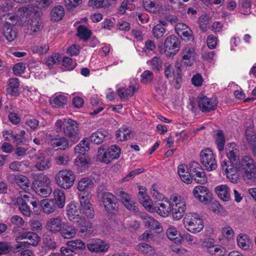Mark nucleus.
Instances as JSON below:
<instances>
[{
  "label": "nucleus",
  "instance_id": "nucleus-1",
  "mask_svg": "<svg viewBox=\"0 0 256 256\" xmlns=\"http://www.w3.org/2000/svg\"><path fill=\"white\" fill-rule=\"evenodd\" d=\"M227 157L230 160H222L221 166L222 170L225 172L227 178L233 183H236L238 180V174L234 169V162L236 160L238 154V150L235 143L228 144L226 148Z\"/></svg>",
  "mask_w": 256,
  "mask_h": 256
},
{
  "label": "nucleus",
  "instance_id": "nucleus-2",
  "mask_svg": "<svg viewBox=\"0 0 256 256\" xmlns=\"http://www.w3.org/2000/svg\"><path fill=\"white\" fill-rule=\"evenodd\" d=\"M234 169L236 172L238 170L241 173L243 180L247 183L256 180V164L249 156H243L236 163Z\"/></svg>",
  "mask_w": 256,
  "mask_h": 256
},
{
  "label": "nucleus",
  "instance_id": "nucleus-3",
  "mask_svg": "<svg viewBox=\"0 0 256 256\" xmlns=\"http://www.w3.org/2000/svg\"><path fill=\"white\" fill-rule=\"evenodd\" d=\"M78 126V123L72 119L62 118L56 122L54 128L57 132H63L65 136L75 142L80 138Z\"/></svg>",
  "mask_w": 256,
  "mask_h": 256
},
{
  "label": "nucleus",
  "instance_id": "nucleus-4",
  "mask_svg": "<svg viewBox=\"0 0 256 256\" xmlns=\"http://www.w3.org/2000/svg\"><path fill=\"white\" fill-rule=\"evenodd\" d=\"M3 23L2 34L8 42L14 40L18 36V32L14 24L16 22V17L10 14H4L0 18Z\"/></svg>",
  "mask_w": 256,
  "mask_h": 256
},
{
  "label": "nucleus",
  "instance_id": "nucleus-5",
  "mask_svg": "<svg viewBox=\"0 0 256 256\" xmlns=\"http://www.w3.org/2000/svg\"><path fill=\"white\" fill-rule=\"evenodd\" d=\"M183 224L186 230L192 234L200 232L204 228V222L200 215L194 212L188 213L183 219Z\"/></svg>",
  "mask_w": 256,
  "mask_h": 256
},
{
  "label": "nucleus",
  "instance_id": "nucleus-6",
  "mask_svg": "<svg viewBox=\"0 0 256 256\" xmlns=\"http://www.w3.org/2000/svg\"><path fill=\"white\" fill-rule=\"evenodd\" d=\"M76 178L74 172L68 169L60 170L55 176L56 184L62 188L68 189L74 184Z\"/></svg>",
  "mask_w": 256,
  "mask_h": 256
},
{
  "label": "nucleus",
  "instance_id": "nucleus-7",
  "mask_svg": "<svg viewBox=\"0 0 256 256\" xmlns=\"http://www.w3.org/2000/svg\"><path fill=\"white\" fill-rule=\"evenodd\" d=\"M172 218L175 220H180L186 210V204L184 200L180 196H172L171 198Z\"/></svg>",
  "mask_w": 256,
  "mask_h": 256
},
{
  "label": "nucleus",
  "instance_id": "nucleus-8",
  "mask_svg": "<svg viewBox=\"0 0 256 256\" xmlns=\"http://www.w3.org/2000/svg\"><path fill=\"white\" fill-rule=\"evenodd\" d=\"M200 162L208 171L214 170L217 167L216 156L213 151L209 148H204L200 152Z\"/></svg>",
  "mask_w": 256,
  "mask_h": 256
},
{
  "label": "nucleus",
  "instance_id": "nucleus-9",
  "mask_svg": "<svg viewBox=\"0 0 256 256\" xmlns=\"http://www.w3.org/2000/svg\"><path fill=\"white\" fill-rule=\"evenodd\" d=\"M102 202L105 210L109 214H115L118 209L116 196L110 192H104L102 194Z\"/></svg>",
  "mask_w": 256,
  "mask_h": 256
},
{
  "label": "nucleus",
  "instance_id": "nucleus-10",
  "mask_svg": "<svg viewBox=\"0 0 256 256\" xmlns=\"http://www.w3.org/2000/svg\"><path fill=\"white\" fill-rule=\"evenodd\" d=\"M190 170L192 177L197 183L204 184L208 182L204 170L198 162H192L190 163Z\"/></svg>",
  "mask_w": 256,
  "mask_h": 256
},
{
  "label": "nucleus",
  "instance_id": "nucleus-11",
  "mask_svg": "<svg viewBox=\"0 0 256 256\" xmlns=\"http://www.w3.org/2000/svg\"><path fill=\"white\" fill-rule=\"evenodd\" d=\"M180 41L178 38L174 35L168 36L164 43V52L166 56H174L179 50Z\"/></svg>",
  "mask_w": 256,
  "mask_h": 256
},
{
  "label": "nucleus",
  "instance_id": "nucleus-12",
  "mask_svg": "<svg viewBox=\"0 0 256 256\" xmlns=\"http://www.w3.org/2000/svg\"><path fill=\"white\" fill-rule=\"evenodd\" d=\"M194 197L204 204H210L212 200V194L208 188L203 186H195L192 190Z\"/></svg>",
  "mask_w": 256,
  "mask_h": 256
},
{
  "label": "nucleus",
  "instance_id": "nucleus-13",
  "mask_svg": "<svg viewBox=\"0 0 256 256\" xmlns=\"http://www.w3.org/2000/svg\"><path fill=\"white\" fill-rule=\"evenodd\" d=\"M182 62L185 66H191L196 59V52L194 47L186 46L180 52Z\"/></svg>",
  "mask_w": 256,
  "mask_h": 256
},
{
  "label": "nucleus",
  "instance_id": "nucleus-14",
  "mask_svg": "<svg viewBox=\"0 0 256 256\" xmlns=\"http://www.w3.org/2000/svg\"><path fill=\"white\" fill-rule=\"evenodd\" d=\"M198 104L200 110L202 112H209L216 109L218 101L214 98L202 96L199 98Z\"/></svg>",
  "mask_w": 256,
  "mask_h": 256
},
{
  "label": "nucleus",
  "instance_id": "nucleus-15",
  "mask_svg": "<svg viewBox=\"0 0 256 256\" xmlns=\"http://www.w3.org/2000/svg\"><path fill=\"white\" fill-rule=\"evenodd\" d=\"M115 194L120 197L122 202L128 210L134 212L138 211V208L135 202L132 199L128 194L122 189L116 190Z\"/></svg>",
  "mask_w": 256,
  "mask_h": 256
},
{
  "label": "nucleus",
  "instance_id": "nucleus-16",
  "mask_svg": "<svg viewBox=\"0 0 256 256\" xmlns=\"http://www.w3.org/2000/svg\"><path fill=\"white\" fill-rule=\"evenodd\" d=\"M144 6L147 11L152 13H162L164 11L170 12L172 11V7L170 6H160L159 4L150 0H144Z\"/></svg>",
  "mask_w": 256,
  "mask_h": 256
},
{
  "label": "nucleus",
  "instance_id": "nucleus-17",
  "mask_svg": "<svg viewBox=\"0 0 256 256\" xmlns=\"http://www.w3.org/2000/svg\"><path fill=\"white\" fill-rule=\"evenodd\" d=\"M172 203L170 204L168 198H165L158 202H156L154 204V208L160 216H168L171 212Z\"/></svg>",
  "mask_w": 256,
  "mask_h": 256
},
{
  "label": "nucleus",
  "instance_id": "nucleus-18",
  "mask_svg": "<svg viewBox=\"0 0 256 256\" xmlns=\"http://www.w3.org/2000/svg\"><path fill=\"white\" fill-rule=\"evenodd\" d=\"M87 248L92 252H105L109 248V244L100 239H92L87 244Z\"/></svg>",
  "mask_w": 256,
  "mask_h": 256
},
{
  "label": "nucleus",
  "instance_id": "nucleus-19",
  "mask_svg": "<svg viewBox=\"0 0 256 256\" xmlns=\"http://www.w3.org/2000/svg\"><path fill=\"white\" fill-rule=\"evenodd\" d=\"M8 180L10 184L16 183L22 189H26L30 186L28 178L22 174H10L8 176Z\"/></svg>",
  "mask_w": 256,
  "mask_h": 256
},
{
  "label": "nucleus",
  "instance_id": "nucleus-20",
  "mask_svg": "<svg viewBox=\"0 0 256 256\" xmlns=\"http://www.w3.org/2000/svg\"><path fill=\"white\" fill-rule=\"evenodd\" d=\"M66 209L68 217L70 221H78L80 218L81 211L77 203L70 202L67 205Z\"/></svg>",
  "mask_w": 256,
  "mask_h": 256
},
{
  "label": "nucleus",
  "instance_id": "nucleus-21",
  "mask_svg": "<svg viewBox=\"0 0 256 256\" xmlns=\"http://www.w3.org/2000/svg\"><path fill=\"white\" fill-rule=\"evenodd\" d=\"M34 167L38 170L43 171L51 167L50 159L42 152H38L36 156Z\"/></svg>",
  "mask_w": 256,
  "mask_h": 256
},
{
  "label": "nucleus",
  "instance_id": "nucleus-22",
  "mask_svg": "<svg viewBox=\"0 0 256 256\" xmlns=\"http://www.w3.org/2000/svg\"><path fill=\"white\" fill-rule=\"evenodd\" d=\"M23 240H26L24 242V244L36 246L38 243L40 238L36 234L32 232H24L16 238L17 242Z\"/></svg>",
  "mask_w": 256,
  "mask_h": 256
},
{
  "label": "nucleus",
  "instance_id": "nucleus-23",
  "mask_svg": "<svg viewBox=\"0 0 256 256\" xmlns=\"http://www.w3.org/2000/svg\"><path fill=\"white\" fill-rule=\"evenodd\" d=\"M64 222L62 218L58 216L48 219L46 223V228L52 233H56L62 230Z\"/></svg>",
  "mask_w": 256,
  "mask_h": 256
},
{
  "label": "nucleus",
  "instance_id": "nucleus-24",
  "mask_svg": "<svg viewBox=\"0 0 256 256\" xmlns=\"http://www.w3.org/2000/svg\"><path fill=\"white\" fill-rule=\"evenodd\" d=\"M46 141L48 142H50V144L52 146L54 147H58L59 149L62 150H64L68 148V140L64 137H60L58 138H53L52 136L50 134L46 135Z\"/></svg>",
  "mask_w": 256,
  "mask_h": 256
},
{
  "label": "nucleus",
  "instance_id": "nucleus-25",
  "mask_svg": "<svg viewBox=\"0 0 256 256\" xmlns=\"http://www.w3.org/2000/svg\"><path fill=\"white\" fill-rule=\"evenodd\" d=\"M74 164L81 172L84 171L90 164V159L85 153L79 154L74 160Z\"/></svg>",
  "mask_w": 256,
  "mask_h": 256
},
{
  "label": "nucleus",
  "instance_id": "nucleus-26",
  "mask_svg": "<svg viewBox=\"0 0 256 256\" xmlns=\"http://www.w3.org/2000/svg\"><path fill=\"white\" fill-rule=\"evenodd\" d=\"M215 192L224 202H228L230 200V189L226 184L218 186L215 188Z\"/></svg>",
  "mask_w": 256,
  "mask_h": 256
},
{
  "label": "nucleus",
  "instance_id": "nucleus-27",
  "mask_svg": "<svg viewBox=\"0 0 256 256\" xmlns=\"http://www.w3.org/2000/svg\"><path fill=\"white\" fill-rule=\"evenodd\" d=\"M42 28V26L40 21V18H32L28 26V28L26 33L28 35H33L36 34Z\"/></svg>",
  "mask_w": 256,
  "mask_h": 256
},
{
  "label": "nucleus",
  "instance_id": "nucleus-28",
  "mask_svg": "<svg viewBox=\"0 0 256 256\" xmlns=\"http://www.w3.org/2000/svg\"><path fill=\"white\" fill-rule=\"evenodd\" d=\"M94 187L92 180L88 178H82L78 182L77 188L80 192H88Z\"/></svg>",
  "mask_w": 256,
  "mask_h": 256
},
{
  "label": "nucleus",
  "instance_id": "nucleus-29",
  "mask_svg": "<svg viewBox=\"0 0 256 256\" xmlns=\"http://www.w3.org/2000/svg\"><path fill=\"white\" fill-rule=\"evenodd\" d=\"M116 140L119 141H124L129 140L134 136L133 132L124 126L119 128L116 132Z\"/></svg>",
  "mask_w": 256,
  "mask_h": 256
},
{
  "label": "nucleus",
  "instance_id": "nucleus-30",
  "mask_svg": "<svg viewBox=\"0 0 256 256\" xmlns=\"http://www.w3.org/2000/svg\"><path fill=\"white\" fill-rule=\"evenodd\" d=\"M68 102V98L64 94H60L54 96L50 100V103L52 106L56 108L63 107Z\"/></svg>",
  "mask_w": 256,
  "mask_h": 256
},
{
  "label": "nucleus",
  "instance_id": "nucleus-31",
  "mask_svg": "<svg viewBox=\"0 0 256 256\" xmlns=\"http://www.w3.org/2000/svg\"><path fill=\"white\" fill-rule=\"evenodd\" d=\"M74 222L78 224L80 231L82 233H86L90 234L92 232V223L87 221L83 216H82L78 221H75Z\"/></svg>",
  "mask_w": 256,
  "mask_h": 256
},
{
  "label": "nucleus",
  "instance_id": "nucleus-32",
  "mask_svg": "<svg viewBox=\"0 0 256 256\" xmlns=\"http://www.w3.org/2000/svg\"><path fill=\"white\" fill-rule=\"evenodd\" d=\"M8 87L6 89L7 94L12 96H18L20 84L17 78H10L8 82Z\"/></svg>",
  "mask_w": 256,
  "mask_h": 256
},
{
  "label": "nucleus",
  "instance_id": "nucleus-33",
  "mask_svg": "<svg viewBox=\"0 0 256 256\" xmlns=\"http://www.w3.org/2000/svg\"><path fill=\"white\" fill-rule=\"evenodd\" d=\"M142 218L146 226H148L152 230L160 232L162 229V227L160 226V224L157 220L146 214L142 216Z\"/></svg>",
  "mask_w": 256,
  "mask_h": 256
},
{
  "label": "nucleus",
  "instance_id": "nucleus-34",
  "mask_svg": "<svg viewBox=\"0 0 256 256\" xmlns=\"http://www.w3.org/2000/svg\"><path fill=\"white\" fill-rule=\"evenodd\" d=\"M178 173L181 180L186 184H190L192 178L186 164H180L178 166Z\"/></svg>",
  "mask_w": 256,
  "mask_h": 256
},
{
  "label": "nucleus",
  "instance_id": "nucleus-35",
  "mask_svg": "<svg viewBox=\"0 0 256 256\" xmlns=\"http://www.w3.org/2000/svg\"><path fill=\"white\" fill-rule=\"evenodd\" d=\"M54 202H56L57 206L62 208H64L66 202V196L63 190L60 189H56L53 192Z\"/></svg>",
  "mask_w": 256,
  "mask_h": 256
},
{
  "label": "nucleus",
  "instance_id": "nucleus-36",
  "mask_svg": "<svg viewBox=\"0 0 256 256\" xmlns=\"http://www.w3.org/2000/svg\"><path fill=\"white\" fill-rule=\"evenodd\" d=\"M43 211L47 214L54 212L56 208V204L53 199L44 200L41 201Z\"/></svg>",
  "mask_w": 256,
  "mask_h": 256
},
{
  "label": "nucleus",
  "instance_id": "nucleus-37",
  "mask_svg": "<svg viewBox=\"0 0 256 256\" xmlns=\"http://www.w3.org/2000/svg\"><path fill=\"white\" fill-rule=\"evenodd\" d=\"M64 14V10L62 6H55L51 10L50 18L54 22L60 20L63 18Z\"/></svg>",
  "mask_w": 256,
  "mask_h": 256
},
{
  "label": "nucleus",
  "instance_id": "nucleus-38",
  "mask_svg": "<svg viewBox=\"0 0 256 256\" xmlns=\"http://www.w3.org/2000/svg\"><path fill=\"white\" fill-rule=\"evenodd\" d=\"M67 246L72 248L74 252L83 250L86 248V244L80 239L70 240L66 242Z\"/></svg>",
  "mask_w": 256,
  "mask_h": 256
},
{
  "label": "nucleus",
  "instance_id": "nucleus-39",
  "mask_svg": "<svg viewBox=\"0 0 256 256\" xmlns=\"http://www.w3.org/2000/svg\"><path fill=\"white\" fill-rule=\"evenodd\" d=\"M61 231L62 236L64 238H71L76 234V228L68 224H64Z\"/></svg>",
  "mask_w": 256,
  "mask_h": 256
},
{
  "label": "nucleus",
  "instance_id": "nucleus-40",
  "mask_svg": "<svg viewBox=\"0 0 256 256\" xmlns=\"http://www.w3.org/2000/svg\"><path fill=\"white\" fill-rule=\"evenodd\" d=\"M136 88L134 85H130L128 88H120L118 90V94L121 99H126L128 96H133Z\"/></svg>",
  "mask_w": 256,
  "mask_h": 256
},
{
  "label": "nucleus",
  "instance_id": "nucleus-41",
  "mask_svg": "<svg viewBox=\"0 0 256 256\" xmlns=\"http://www.w3.org/2000/svg\"><path fill=\"white\" fill-rule=\"evenodd\" d=\"M250 240L248 236L244 234H240L237 237V244L238 246L244 250L250 248Z\"/></svg>",
  "mask_w": 256,
  "mask_h": 256
},
{
  "label": "nucleus",
  "instance_id": "nucleus-42",
  "mask_svg": "<svg viewBox=\"0 0 256 256\" xmlns=\"http://www.w3.org/2000/svg\"><path fill=\"white\" fill-rule=\"evenodd\" d=\"M107 132L105 130L97 131L92 133L90 136V141L94 144H99L102 143L106 136Z\"/></svg>",
  "mask_w": 256,
  "mask_h": 256
},
{
  "label": "nucleus",
  "instance_id": "nucleus-43",
  "mask_svg": "<svg viewBox=\"0 0 256 256\" xmlns=\"http://www.w3.org/2000/svg\"><path fill=\"white\" fill-rule=\"evenodd\" d=\"M154 70L159 72L162 68V60L160 57L154 56L146 62Z\"/></svg>",
  "mask_w": 256,
  "mask_h": 256
},
{
  "label": "nucleus",
  "instance_id": "nucleus-44",
  "mask_svg": "<svg viewBox=\"0 0 256 256\" xmlns=\"http://www.w3.org/2000/svg\"><path fill=\"white\" fill-rule=\"evenodd\" d=\"M140 203L145 208L150 212H154L155 208H154V204H152V200L148 194L138 197Z\"/></svg>",
  "mask_w": 256,
  "mask_h": 256
},
{
  "label": "nucleus",
  "instance_id": "nucleus-45",
  "mask_svg": "<svg viewBox=\"0 0 256 256\" xmlns=\"http://www.w3.org/2000/svg\"><path fill=\"white\" fill-rule=\"evenodd\" d=\"M108 154V150L105 152L104 149H98L96 158L97 160L106 164L111 162L113 160Z\"/></svg>",
  "mask_w": 256,
  "mask_h": 256
},
{
  "label": "nucleus",
  "instance_id": "nucleus-46",
  "mask_svg": "<svg viewBox=\"0 0 256 256\" xmlns=\"http://www.w3.org/2000/svg\"><path fill=\"white\" fill-rule=\"evenodd\" d=\"M50 178L46 175L42 174L39 176L37 180L32 183L33 188L35 187H46L50 186Z\"/></svg>",
  "mask_w": 256,
  "mask_h": 256
},
{
  "label": "nucleus",
  "instance_id": "nucleus-47",
  "mask_svg": "<svg viewBox=\"0 0 256 256\" xmlns=\"http://www.w3.org/2000/svg\"><path fill=\"white\" fill-rule=\"evenodd\" d=\"M214 138L218 150H223L225 144V138L222 131L217 130L214 136Z\"/></svg>",
  "mask_w": 256,
  "mask_h": 256
},
{
  "label": "nucleus",
  "instance_id": "nucleus-48",
  "mask_svg": "<svg viewBox=\"0 0 256 256\" xmlns=\"http://www.w3.org/2000/svg\"><path fill=\"white\" fill-rule=\"evenodd\" d=\"M32 198V194L30 193L20 192V196L16 198L15 204H18L19 208L22 206L26 205Z\"/></svg>",
  "mask_w": 256,
  "mask_h": 256
},
{
  "label": "nucleus",
  "instance_id": "nucleus-49",
  "mask_svg": "<svg viewBox=\"0 0 256 256\" xmlns=\"http://www.w3.org/2000/svg\"><path fill=\"white\" fill-rule=\"evenodd\" d=\"M89 150V140L88 138H84L74 148L76 153L83 154Z\"/></svg>",
  "mask_w": 256,
  "mask_h": 256
},
{
  "label": "nucleus",
  "instance_id": "nucleus-50",
  "mask_svg": "<svg viewBox=\"0 0 256 256\" xmlns=\"http://www.w3.org/2000/svg\"><path fill=\"white\" fill-rule=\"evenodd\" d=\"M178 234L176 228L173 226H170L166 230L168 238L172 240H174L175 243L181 242V240L176 237Z\"/></svg>",
  "mask_w": 256,
  "mask_h": 256
},
{
  "label": "nucleus",
  "instance_id": "nucleus-51",
  "mask_svg": "<svg viewBox=\"0 0 256 256\" xmlns=\"http://www.w3.org/2000/svg\"><path fill=\"white\" fill-rule=\"evenodd\" d=\"M49 50V45L46 44L34 46L31 48V50L33 53H36L41 55L46 54Z\"/></svg>",
  "mask_w": 256,
  "mask_h": 256
},
{
  "label": "nucleus",
  "instance_id": "nucleus-52",
  "mask_svg": "<svg viewBox=\"0 0 256 256\" xmlns=\"http://www.w3.org/2000/svg\"><path fill=\"white\" fill-rule=\"evenodd\" d=\"M78 36L84 40H87L91 36V31L84 26H80L78 28Z\"/></svg>",
  "mask_w": 256,
  "mask_h": 256
},
{
  "label": "nucleus",
  "instance_id": "nucleus-53",
  "mask_svg": "<svg viewBox=\"0 0 256 256\" xmlns=\"http://www.w3.org/2000/svg\"><path fill=\"white\" fill-rule=\"evenodd\" d=\"M54 162L58 165H66L70 161V158L68 154L62 153L57 154L54 158Z\"/></svg>",
  "mask_w": 256,
  "mask_h": 256
},
{
  "label": "nucleus",
  "instance_id": "nucleus-54",
  "mask_svg": "<svg viewBox=\"0 0 256 256\" xmlns=\"http://www.w3.org/2000/svg\"><path fill=\"white\" fill-rule=\"evenodd\" d=\"M245 136L248 142L250 144H256V134L253 126L248 127L245 132Z\"/></svg>",
  "mask_w": 256,
  "mask_h": 256
},
{
  "label": "nucleus",
  "instance_id": "nucleus-55",
  "mask_svg": "<svg viewBox=\"0 0 256 256\" xmlns=\"http://www.w3.org/2000/svg\"><path fill=\"white\" fill-rule=\"evenodd\" d=\"M150 194L156 202L160 201L165 198L166 197L160 192V188L158 185L154 184L150 188Z\"/></svg>",
  "mask_w": 256,
  "mask_h": 256
},
{
  "label": "nucleus",
  "instance_id": "nucleus-56",
  "mask_svg": "<svg viewBox=\"0 0 256 256\" xmlns=\"http://www.w3.org/2000/svg\"><path fill=\"white\" fill-rule=\"evenodd\" d=\"M33 188L36 194L42 197H47L49 196L52 192V188L51 186H39Z\"/></svg>",
  "mask_w": 256,
  "mask_h": 256
},
{
  "label": "nucleus",
  "instance_id": "nucleus-57",
  "mask_svg": "<svg viewBox=\"0 0 256 256\" xmlns=\"http://www.w3.org/2000/svg\"><path fill=\"white\" fill-rule=\"evenodd\" d=\"M154 78L153 72L149 70L144 71L140 76V82L144 84L151 82Z\"/></svg>",
  "mask_w": 256,
  "mask_h": 256
},
{
  "label": "nucleus",
  "instance_id": "nucleus-58",
  "mask_svg": "<svg viewBox=\"0 0 256 256\" xmlns=\"http://www.w3.org/2000/svg\"><path fill=\"white\" fill-rule=\"evenodd\" d=\"M62 63L63 66L65 68V70H72L77 64L75 61H74L71 58L68 57L64 58Z\"/></svg>",
  "mask_w": 256,
  "mask_h": 256
},
{
  "label": "nucleus",
  "instance_id": "nucleus-59",
  "mask_svg": "<svg viewBox=\"0 0 256 256\" xmlns=\"http://www.w3.org/2000/svg\"><path fill=\"white\" fill-rule=\"evenodd\" d=\"M88 4L94 8H100L107 6L109 3L107 0H89Z\"/></svg>",
  "mask_w": 256,
  "mask_h": 256
},
{
  "label": "nucleus",
  "instance_id": "nucleus-60",
  "mask_svg": "<svg viewBox=\"0 0 256 256\" xmlns=\"http://www.w3.org/2000/svg\"><path fill=\"white\" fill-rule=\"evenodd\" d=\"M108 154L111 156L113 160L118 159L120 154V150L118 146L116 145L111 146L108 150Z\"/></svg>",
  "mask_w": 256,
  "mask_h": 256
},
{
  "label": "nucleus",
  "instance_id": "nucleus-61",
  "mask_svg": "<svg viewBox=\"0 0 256 256\" xmlns=\"http://www.w3.org/2000/svg\"><path fill=\"white\" fill-rule=\"evenodd\" d=\"M166 32V29L161 24H157L152 30V33L154 36L156 38L162 37Z\"/></svg>",
  "mask_w": 256,
  "mask_h": 256
},
{
  "label": "nucleus",
  "instance_id": "nucleus-62",
  "mask_svg": "<svg viewBox=\"0 0 256 256\" xmlns=\"http://www.w3.org/2000/svg\"><path fill=\"white\" fill-rule=\"evenodd\" d=\"M92 194L90 192H84L79 195L80 202V206L88 204H90V200L92 198Z\"/></svg>",
  "mask_w": 256,
  "mask_h": 256
},
{
  "label": "nucleus",
  "instance_id": "nucleus-63",
  "mask_svg": "<svg viewBox=\"0 0 256 256\" xmlns=\"http://www.w3.org/2000/svg\"><path fill=\"white\" fill-rule=\"evenodd\" d=\"M60 56L59 54H54L48 57L46 61V64L50 68L53 65L57 64L60 61Z\"/></svg>",
  "mask_w": 256,
  "mask_h": 256
},
{
  "label": "nucleus",
  "instance_id": "nucleus-64",
  "mask_svg": "<svg viewBox=\"0 0 256 256\" xmlns=\"http://www.w3.org/2000/svg\"><path fill=\"white\" fill-rule=\"evenodd\" d=\"M218 42V38L213 34L209 35L206 39L207 46L211 50L216 48Z\"/></svg>",
  "mask_w": 256,
  "mask_h": 256
}]
</instances>
